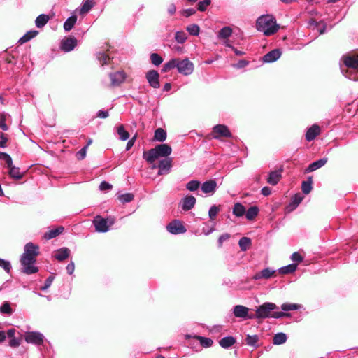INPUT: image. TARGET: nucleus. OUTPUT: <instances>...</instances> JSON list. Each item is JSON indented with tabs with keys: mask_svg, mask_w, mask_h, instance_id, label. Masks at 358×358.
I'll use <instances>...</instances> for the list:
<instances>
[{
	"mask_svg": "<svg viewBox=\"0 0 358 358\" xmlns=\"http://www.w3.org/2000/svg\"><path fill=\"white\" fill-rule=\"evenodd\" d=\"M8 141V138L4 134H1L0 135V148H6V144Z\"/></svg>",
	"mask_w": 358,
	"mask_h": 358,
	"instance_id": "64",
	"label": "nucleus"
},
{
	"mask_svg": "<svg viewBox=\"0 0 358 358\" xmlns=\"http://www.w3.org/2000/svg\"><path fill=\"white\" fill-rule=\"evenodd\" d=\"M275 273V271L271 269L270 268H266L262 270L260 272L255 273L253 278L255 280H260V279H268L273 276V275Z\"/></svg>",
	"mask_w": 358,
	"mask_h": 358,
	"instance_id": "21",
	"label": "nucleus"
},
{
	"mask_svg": "<svg viewBox=\"0 0 358 358\" xmlns=\"http://www.w3.org/2000/svg\"><path fill=\"white\" fill-rule=\"evenodd\" d=\"M320 133V127L317 124H313L306 131V139L311 141L315 138Z\"/></svg>",
	"mask_w": 358,
	"mask_h": 358,
	"instance_id": "22",
	"label": "nucleus"
},
{
	"mask_svg": "<svg viewBox=\"0 0 358 358\" xmlns=\"http://www.w3.org/2000/svg\"><path fill=\"white\" fill-rule=\"evenodd\" d=\"M248 308L242 305H236L233 308V313L236 317L245 319L248 316Z\"/></svg>",
	"mask_w": 358,
	"mask_h": 358,
	"instance_id": "23",
	"label": "nucleus"
},
{
	"mask_svg": "<svg viewBox=\"0 0 358 358\" xmlns=\"http://www.w3.org/2000/svg\"><path fill=\"white\" fill-rule=\"evenodd\" d=\"M48 20H49L48 15H45V14H41V15H38L35 20L36 26L38 28H41L46 24V23L48 22Z\"/></svg>",
	"mask_w": 358,
	"mask_h": 358,
	"instance_id": "33",
	"label": "nucleus"
},
{
	"mask_svg": "<svg viewBox=\"0 0 358 358\" xmlns=\"http://www.w3.org/2000/svg\"><path fill=\"white\" fill-rule=\"evenodd\" d=\"M232 34V29L229 27H224L218 33V38H228Z\"/></svg>",
	"mask_w": 358,
	"mask_h": 358,
	"instance_id": "41",
	"label": "nucleus"
},
{
	"mask_svg": "<svg viewBox=\"0 0 358 358\" xmlns=\"http://www.w3.org/2000/svg\"><path fill=\"white\" fill-rule=\"evenodd\" d=\"M63 231H64V227H59L56 229H51L49 231L45 233L43 235V238L46 240L52 239V238L57 236L60 234H62L63 232Z\"/></svg>",
	"mask_w": 358,
	"mask_h": 358,
	"instance_id": "27",
	"label": "nucleus"
},
{
	"mask_svg": "<svg viewBox=\"0 0 358 358\" xmlns=\"http://www.w3.org/2000/svg\"><path fill=\"white\" fill-rule=\"evenodd\" d=\"M117 133L120 136V139L121 141H126L129 138V133L125 130L123 125H120L117 128Z\"/></svg>",
	"mask_w": 358,
	"mask_h": 358,
	"instance_id": "42",
	"label": "nucleus"
},
{
	"mask_svg": "<svg viewBox=\"0 0 358 358\" xmlns=\"http://www.w3.org/2000/svg\"><path fill=\"white\" fill-rule=\"evenodd\" d=\"M213 134L214 138L220 137H231V134L226 125L217 124L213 128Z\"/></svg>",
	"mask_w": 358,
	"mask_h": 358,
	"instance_id": "10",
	"label": "nucleus"
},
{
	"mask_svg": "<svg viewBox=\"0 0 358 358\" xmlns=\"http://www.w3.org/2000/svg\"><path fill=\"white\" fill-rule=\"evenodd\" d=\"M114 222L115 220L112 217L105 219L101 216H96L94 217L93 223L96 231L104 233L109 230L110 227L114 224Z\"/></svg>",
	"mask_w": 358,
	"mask_h": 358,
	"instance_id": "7",
	"label": "nucleus"
},
{
	"mask_svg": "<svg viewBox=\"0 0 358 358\" xmlns=\"http://www.w3.org/2000/svg\"><path fill=\"white\" fill-rule=\"evenodd\" d=\"M342 61V73L350 80L358 81V55L343 56Z\"/></svg>",
	"mask_w": 358,
	"mask_h": 358,
	"instance_id": "3",
	"label": "nucleus"
},
{
	"mask_svg": "<svg viewBox=\"0 0 358 358\" xmlns=\"http://www.w3.org/2000/svg\"><path fill=\"white\" fill-rule=\"evenodd\" d=\"M196 204V199L192 195L185 196L180 202L182 209L185 211H188L192 209Z\"/></svg>",
	"mask_w": 358,
	"mask_h": 358,
	"instance_id": "13",
	"label": "nucleus"
},
{
	"mask_svg": "<svg viewBox=\"0 0 358 358\" xmlns=\"http://www.w3.org/2000/svg\"><path fill=\"white\" fill-rule=\"evenodd\" d=\"M172 159L170 157L164 159L159 162V175L168 173L171 168Z\"/></svg>",
	"mask_w": 358,
	"mask_h": 358,
	"instance_id": "17",
	"label": "nucleus"
},
{
	"mask_svg": "<svg viewBox=\"0 0 358 358\" xmlns=\"http://www.w3.org/2000/svg\"><path fill=\"white\" fill-rule=\"evenodd\" d=\"M256 28L259 31L263 32L265 36H268L275 34L280 26L273 15L267 14L257 18Z\"/></svg>",
	"mask_w": 358,
	"mask_h": 358,
	"instance_id": "4",
	"label": "nucleus"
},
{
	"mask_svg": "<svg viewBox=\"0 0 358 358\" xmlns=\"http://www.w3.org/2000/svg\"><path fill=\"white\" fill-rule=\"evenodd\" d=\"M238 245L242 251H246L251 245V240L248 237H243L239 240Z\"/></svg>",
	"mask_w": 358,
	"mask_h": 358,
	"instance_id": "40",
	"label": "nucleus"
},
{
	"mask_svg": "<svg viewBox=\"0 0 358 358\" xmlns=\"http://www.w3.org/2000/svg\"><path fill=\"white\" fill-rule=\"evenodd\" d=\"M175 39L179 43H183L187 39V34L184 31H177Z\"/></svg>",
	"mask_w": 358,
	"mask_h": 358,
	"instance_id": "52",
	"label": "nucleus"
},
{
	"mask_svg": "<svg viewBox=\"0 0 358 358\" xmlns=\"http://www.w3.org/2000/svg\"><path fill=\"white\" fill-rule=\"evenodd\" d=\"M10 115L6 113H2L0 114V128L3 131H7L8 129V126L6 124V118Z\"/></svg>",
	"mask_w": 358,
	"mask_h": 358,
	"instance_id": "48",
	"label": "nucleus"
},
{
	"mask_svg": "<svg viewBox=\"0 0 358 358\" xmlns=\"http://www.w3.org/2000/svg\"><path fill=\"white\" fill-rule=\"evenodd\" d=\"M20 338L16 337L10 338L9 341V345L12 348H16L20 345Z\"/></svg>",
	"mask_w": 358,
	"mask_h": 358,
	"instance_id": "58",
	"label": "nucleus"
},
{
	"mask_svg": "<svg viewBox=\"0 0 358 358\" xmlns=\"http://www.w3.org/2000/svg\"><path fill=\"white\" fill-rule=\"evenodd\" d=\"M297 268V265L295 264H290L287 266H282L279 269V273L281 274H289L294 273Z\"/></svg>",
	"mask_w": 358,
	"mask_h": 358,
	"instance_id": "35",
	"label": "nucleus"
},
{
	"mask_svg": "<svg viewBox=\"0 0 358 358\" xmlns=\"http://www.w3.org/2000/svg\"><path fill=\"white\" fill-rule=\"evenodd\" d=\"M77 21V17L76 15H72L66 19V20L64 23V29L66 31H69L72 29L74 24Z\"/></svg>",
	"mask_w": 358,
	"mask_h": 358,
	"instance_id": "31",
	"label": "nucleus"
},
{
	"mask_svg": "<svg viewBox=\"0 0 358 358\" xmlns=\"http://www.w3.org/2000/svg\"><path fill=\"white\" fill-rule=\"evenodd\" d=\"M259 213V208L257 206H252L245 210V217L248 220H253Z\"/></svg>",
	"mask_w": 358,
	"mask_h": 358,
	"instance_id": "36",
	"label": "nucleus"
},
{
	"mask_svg": "<svg viewBox=\"0 0 358 358\" xmlns=\"http://www.w3.org/2000/svg\"><path fill=\"white\" fill-rule=\"evenodd\" d=\"M87 149V145H85L77 152L76 156L78 159H83L85 157Z\"/></svg>",
	"mask_w": 358,
	"mask_h": 358,
	"instance_id": "59",
	"label": "nucleus"
},
{
	"mask_svg": "<svg viewBox=\"0 0 358 358\" xmlns=\"http://www.w3.org/2000/svg\"><path fill=\"white\" fill-rule=\"evenodd\" d=\"M218 212H219L218 207H217L215 205L211 206L208 211V215H209L210 219L211 220H213L216 217Z\"/></svg>",
	"mask_w": 358,
	"mask_h": 358,
	"instance_id": "54",
	"label": "nucleus"
},
{
	"mask_svg": "<svg viewBox=\"0 0 358 358\" xmlns=\"http://www.w3.org/2000/svg\"><path fill=\"white\" fill-rule=\"evenodd\" d=\"M109 77L110 79V85L112 87H116L119 86L124 81L126 74L124 71H121L110 73Z\"/></svg>",
	"mask_w": 358,
	"mask_h": 358,
	"instance_id": "11",
	"label": "nucleus"
},
{
	"mask_svg": "<svg viewBox=\"0 0 358 358\" xmlns=\"http://www.w3.org/2000/svg\"><path fill=\"white\" fill-rule=\"evenodd\" d=\"M200 187V182L196 180H190L186 185V188L189 191L194 192Z\"/></svg>",
	"mask_w": 358,
	"mask_h": 358,
	"instance_id": "45",
	"label": "nucleus"
},
{
	"mask_svg": "<svg viewBox=\"0 0 358 358\" xmlns=\"http://www.w3.org/2000/svg\"><path fill=\"white\" fill-rule=\"evenodd\" d=\"M282 178V170H275L269 173L267 182L271 185H276Z\"/></svg>",
	"mask_w": 358,
	"mask_h": 358,
	"instance_id": "20",
	"label": "nucleus"
},
{
	"mask_svg": "<svg viewBox=\"0 0 358 358\" xmlns=\"http://www.w3.org/2000/svg\"><path fill=\"white\" fill-rule=\"evenodd\" d=\"M312 183H313V180H312V178L311 177H309L308 178V180L306 181H303L301 184V189H302V192L305 194H308L310 192L311 189H312Z\"/></svg>",
	"mask_w": 358,
	"mask_h": 358,
	"instance_id": "39",
	"label": "nucleus"
},
{
	"mask_svg": "<svg viewBox=\"0 0 358 358\" xmlns=\"http://www.w3.org/2000/svg\"><path fill=\"white\" fill-rule=\"evenodd\" d=\"M175 68L177 69L179 73L183 76H189L194 71V65L188 58L182 59L173 58L164 64L162 71L168 72Z\"/></svg>",
	"mask_w": 358,
	"mask_h": 358,
	"instance_id": "2",
	"label": "nucleus"
},
{
	"mask_svg": "<svg viewBox=\"0 0 358 358\" xmlns=\"http://www.w3.org/2000/svg\"><path fill=\"white\" fill-rule=\"evenodd\" d=\"M150 59L152 63L155 66L160 65L163 62L162 57L157 53H152L150 55Z\"/></svg>",
	"mask_w": 358,
	"mask_h": 358,
	"instance_id": "49",
	"label": "nucleus"
},
{
	"mask_svg": "<svg viewBox=\"0 0 358 358\" xmlns=\"http://www.w3.org/2000/svg\"><path fill=\"white\" fill-rule=\"evenodd\" d=\"M134 196L131 193H125L118 196V199L122 203H129L134 200Z\"/></svg>",
	"mask_w": 358,
	"mask_h": 358,
	"instance_id": "44",
	"label": "nucleus"
},
{
	"mask_svg": "<svg viewBox=\"0 0 358 358\" xmlns=\"http://www.w3.org/2000/svg\"><path fill=\"white\" fill-rule=\"evenodd\" d=\"M24 252L21 255L20 263L22 272L26 274H33L38 271V268L34 266L36 257L39 254V248L31 242L24 245Z\"/></svg>",
	"mask_w": 358,
	"mask_h": 358,
	"instance_id": "1",
	"label": "nucleus"
},
{
	"mask_svg": "<svg viewBox=\"0 0 358 358\" xmlns=\"http://www.w3.org/2000/svg\"><path fill=\"white\" fill-rule=\"evenodd\" d=\"M210 3V0H203L198 3V10L199 11L206 10L207 6Z\"/></svg>",
	"mask_w": 358,
	"mask_h": 358,
	"instance_id": "56",
	"label": "nucleus"
},
{
	"mask_svg": "<svg viewBox=\"0 0 358 358\" xmlns=\"http://www.w3.org/2000/svg\"><path fill=\"white\" fill-rule=\"evenodd\" d=\"M112 185L108 183V182L103 181L101 182L99 185V189L101 191H108L112 189Z\"/></svg>",
	"mask_w": 358,
	"mask_h": 358,
	"instance_id": "60",
	"label": "nucleus"
},
{
	"mask_svg": "<svg viewBox=\"0 0 358 358\" xmlns=\"http://www.w3.org/2000/svg\"><path fill=\"white\" fill-rule=\"evenodd\" d=\"M0 313L1 314H6L10 315L13 313V310L8 301H4L0 306Z\"/></svg>",
	"mask_w": 358,
	"mask_h": 358,
	"instance_id": "43",
	"label": "nucleus"
},
{
	"mask_svg": "<svg viewBox=\"0 0 358 358\" xmlns=\"http://www.w3.org/2000/svg\"><path fill=\"white\" fill-rule=\"evenodd\" d=\"M38 34V31H35V30L29 31L27 32L23 36H22L19 39L18 43H20V44H23L24 43H27L29 41H30L31 38H33L35 36H36V35Z\"/></svg>",
	"mask_w": 358,
	"mask_h": 358,
	"instance_id": "30",
	"label": "nucleus"
},
{
	"mask_svg": "<svg viewBox=\"0 0 358 358\" xmlns=\"http://www.w3.org/2000/svg\"><path fill=\"white\" fill-rule=\"evenodd\" d=\"M259 340V337L257 335H248L245 339L246 343L248 345L256 347L257 346V341Z\"/></svg>",
	"mask_w": 358,
	"mask_h": 358,
	"instance_id": "46",
	"label": "nucleus"
},
{
	"mask_svg": "<svg viewBox=\"0 0 358 358\" xmlns=\"http://www.w3.org/2000/svg\"><path fill=\"white\" fill-rule=\"evenodd\" d=\"M8 168V174L10 178L15 180H20L23 177V174L20 172V168L15 166L11 162V166H7Z\"/></svg>",
	"mask_w": 358,
	"mask_h": 358,
	"instance_id": "24",
	"label": "nucleus"
},
{
	"mask_svg": "<svg viewBox=\"0 0 358 358\" xmlns=\"http://www.w3.org/2000/svg\"><path fill=\"white\" fill-rule=\"evenodd\" d=\"M187 31L192 36H198L199 34V27L197 24H190L187 27Z\"/></svg>",
	"mask_w": 358,
	"mask_h": 358,
	"instance_id": "50",
	"label": "nucleus"
},
{
	"mask_svg": "<svg viewBox=\"0 0 358 358\" xmlns=\"http://www.w3.org/2000/svg\"><path fill=\"white\" fill-rule=\"evenodd\" d=\"M76 45L77 40L76 38L68 37L61 42L60 48L63 51L68 52L73 50Z\"/></svg>",
	"mask_w": 358,
	"mask_h": 358,
	"instance_id": "14",
	"label": "nucleus"
},
{
	"mask_svg": "<svg viewBox=\"0 0 358 358\" xmlns=\"http://www.w3.org/2000/svg\"><path fill=\"white\" fill-rule=\"evenodd\" d=\"M96 57L101 66L110 64L113 59V57L110 55V52H109L99 51L96 53Z\"/></svg>",
	"mask_w": 358,
	"mask_h": 358,
	"instance_id": "15",
	"label": "nucleus"
},
{
	"mask_svg": "<svg viewBox=\"0 0 358 358\" xmlns=\"http://www.w3.org/2000/svg\"><path fill=\"white\" fill-rule=\"evenodd\" d=\"M0 267H2L8 273L11 268L10 263L0 258Z\"/></svg>",
	"mask_w": 358,
	"mask_h": 358,
	"instance_id": "55",
	"label": "nucleus"
},
{
	"mask_svg": "<svg viewBox=\"0 0 358 358\" xmlns=\"http://www.w3.org/2000/svg\"><path fill=\"white\" fill-rule=\"evenodd\" d=\"M308 27L315 31L317 30L320 34H322L325 32L326 25L322 22H318L316 20L311 19L308 22Z\"/></svg>",
	"mask_w": 358,
	"mask_h": 358,
	"instance_id": "19",
	"label": "nucleus"
},
{
	"mask_svg": "<svg viewBox=\"0 0 358 358\" xmlns=\"http://www.w3.org/2000/svg\"><path fill=\"white\" fill-rule=\"evenodd\" d=\"M236 342L235 338L233 336H226L222 338L219 343L220 346L223 348H228L232 346Z\"/></svg>",
	"mask_w": 358,
	"mask_h": 358,
	"instance_id": "28",
	"label": "nucleus"
},
{
	"mask_svg": "<svg viewBox=\"0 0 358 358\" xmlns=\"http://www.w3.org/2000/svg\"><path fill=\"white\" fill-rule=\"evenodd\" d=\"M53 280H54V278L52 276L48 277L45 280L44 285L41 287V289L42 291H45V290L48 289L52 285Z\"/></svg>",
	"mask_w": 358,
	"mask_h": 358,
	"instance_id": "57",
	"label": "nucleus"
},
{
	"mask_svg": "<svg viewBox=\"0 0 358 358\" xmlns=\"http://www.w3.org/2000/svg\"><path fill=\"white\" fill-rule=\"evenodd\" d=\"M0 159L4 160L7 166H11V162L13 161V159L8 154L0 152Z\"/></svg>",
	"mask_w": 358,
	"mask_h": 358,
	"instance_id": "53",
	"label": "nucleus"
},
{
	"mask_svg": "<svg viewBox=\"0 0 358 358\" xmlns=\"http://www.w3.org/2000/svg\"><path fill=\"white\" fill-rule=\"evenodd\" d=\"M230 238V235L229 234H223L218 238V245L219 247H222L223 242L227 241Z\"/></svg>",
	"mask_w": 358,
	"mask_h": 358,
	"instance_id": "61",
	"label": "nucleus"
},
{
	"mask_svg": "<svg viewBox=\"0 0 358 358\" xmlns=\"http://www.w3.org/2000/svg\"><path fill=\"white\" fill-rule=\"evenodd\" d=\"M233 214L236 217H241L245 214V207L240 203L234 204L233 208Z\"/></svg>",
	"mask_w": 358,
	"mask_h": 358,
	"instance_id": "34",
	"label": "nucleus"
},
{
	"mask_svg": "<svg viewBox=\"0 0 358 358\" xmlns=\"http://www.w3.org/2000/svg\"><path fill=\"white\" fill-rule=\"evenodd\" d=\"M287 341V336L284 333L276 334L273 338V343L275 345H281Z\"/></svg>",
	"mask_w": 358,
	"mask_h": 358,
	"instance_id": "37",
	"label": "nucleus"
},
{
	"mask_svg": "<svg viewBox=\"0 0 358 358\" xmlns=\"http://www.w3.org/2000/svg\"><path fill=\"white\" fill-rule=\"evenodd\" d=\"M300 308V305L296 303H283L281 306V309L283 311L296 310Z\"/></svg>",
	"mask_w": 358,
	"mask_h": 358,
	"instance_id": "47",
	"label": "nucleus"
},
{
	"mask_svg": "<svg viewBox=\"0 0 358 358\" xmlns=\"http://www.w3.org/2000/svg\"><path fill=\"white\" fill-rule=\"evenodd\" d=\"M159 74L155 70H150L146 73V78L150 85L153 88H159Z\"/></svg>",
	"mask_w": 358,
	"mask_h": 358,
	"instance_id": "12",
	"label": "nucleus"
},
{
	"mask_svg": "<svg viewBox=\"0 0 358 358\" xmlns=\"http://www.w3.org/2000/svg\"><path fill=\"white\" fill-rule=\"evenodd\" d=\"M44 336L38 331H29L24 335V340L27 343L40 345L43 343Z\"/></svg>",
	"mask_w": 358,
	"mask_h": 358,
	"instance_id": "8",
	"label": "nucleus"
},
{
	"mask_svg": "<svg viewBox=\"0 0 358 358\" xmlns=\"http://www.w3.org/2000/svg\"><path fill=\"white\" fill-rule=\"evenodd\" d=\"M201 191L203 193L212 195L216 191L217 183L213 180H209L204 182L201 185Z\"/></svg>",
	"mask_w": 358,
	"mask_h": 358,
	"instance_id": "16",
	"label": "nucleus"
},
{
	"mask_svg": "<svg viewBox=\"0 0 358 358\" xmlns=\"http://www.w3.org/2000/svg\"><path fill=\"white\" fill-rule=\"evenodd\" d=\"M303 199V196H301L300 194H295L292 197L289 207L291 208V210L295 209L299 205V203H301Z\"/></svg>",
	"mask_w": 358,
	"mask_h": 358,
	"instance_id": "38",
	"label": "nucleus"
},
{
	"mask_svg": "<svg viewBox=\"0 0 358 358\" xmlns=\"http://www.w3.org/2000/svg\"><path fill=\"white\" fill-rule=\"evenodd\" d=\"M95 5L94 0H86L82 4L80 10V14H85L88 13Z\"/></svg>",
	"mask_w": 358,
	"mask_h": 358,
	"instance_id": "29",
	"label": "nucleus"
},
{
	"mask_svg": "<svg viewBox=\"0 0 358 358\" xmlns=\"http://www.w3.org/2000/svg\"><path fill=\"white\" fill-rule=\"evenodd\" d=\"M327 162V158L324 157V158L320 159L311 163L308 166L307 171L309 172L314 171L322 167L324 165H325V164Z\"/></svg>",
	"mask_w": 358,
	"mask_h": 358,
	"instance_id": "26",
	"label": "nucleus"
},
{
	"mask_svg": "<svg viewBox=\"0 0 358 358\" xmlns=\"http://www.w3.org/2000/svg\"><path fill=\"white\" fill-rule=\"evenodd\" d=\"M197 338L199 339L201 345L203 347L208 348V347L211 346L213 344V341L209 338L198 336Z\"/></svg>",
	"mask_w": 358,
	"mask_h": 358,
	"instance_id": "51",
	"label": "nucleus"
},
{
	"mask_svg": "<svg viewBox=\"0 0 358 358\" xmlns=\"http://www.w3.org/2000/svg\"><path fill=\"white\" fill-rule=\"evenodd\" d=\"M171 147L168 144L163 143L156 145L154 148L149 150L148 152H144L143 157L148 163H152L159 157H168L171 155Z\"/></svg>",
	"mask_w": 358,
	"mask_h": 358,
	"instance_id": "5",
	"label": "nucleus"
},
{
	"mask_svg": "<svg viewBox=\"0 0 358 358\" xmlns=\"http://www.w3.org/2000/svg\"><path fill=\"white\" fill-rule=\"evenodd\" d=\"M291 259L293 262H301L303 258L299 252H295L292 255Z\"/></svg>",
	"mask_w": 358,
	"mask_h": 358,
	"instance_id": "62",
	"label": "nucleus"
},
{
	"mask_svg": "<svg viewBox=\"0 0 358 358\" xmlns=\"http://www.w3.org/2000/svg\"><path fill=\"white\" fill-rule=\"evenodd\" d=\"M167 231L172 234H180L186 232V229L179 220H175L166 226Z\"/></svg>",
	"mask_w": 358,
	"mask_h": 358,
	"instance_id": "9",
	"label": "nucleus"
},
{
	"mask_svg": "<svg viewBox=\"0 0 358 358\" xmlns=\"http://www.w3.org/2000/svg\"><path fill=\"white\" fill-rule=\"evenodd\" d=\"M166 138V132L162 128H158L155 131L154 139L159 142H163Z\"/></svg>",
	"mask_w": 358,
	"mask_h": 358,
	"instance_id": "32",
	"label": "nucleus"
},
{
	"mask_svg": "<svg viewBox=\"0 0 358 358\" xmlns=\"http://www.w3.org/2000/svg\"><path fill=\"white\" fill-rule=\"evenodd\" d=\"M281 56V52L278 49L273 50L266 53L263 57V62L265 63H271L278 60Z\"/></svg>",
	"mask_w": 358,
	"mask_h": 358,
	"instance_id": "18",
	"label": "nucleus"
},
{
	"mask_svg": "<svg viewBox=\"0 0 358 358\" xmlns=\"http://www.w3.org/2000/svg\"><path fill=\"white\" fill-rule=\"evenodd\" d=\"M70 255V250L67 248H62L56 251L55 254V258L59 261H64L67 259Z\"/></svg>",
	"mask_w": 358,
	"mask_h": 358,
	"instance_id": "25",
	"label": "nucleus"
},
{
	"mask_svg": "<svg viewBox=\"0 0 358 358\" xmlns=\"http://www.w3.org/2000/svg\"><path fill=\"white\" fill-rule=\"evenodd\" d=\"M248 64V62L244 59L239 60L238 63L233 64V66L237 69H242Z\"/></svg>",
	"mask_w": 358,
	"mask_h": 358,
	"instance_id": "63",
	"label": "nucleus"
},
{
	"mask_svg": "<svg viewBox=\"0 0 358 358\" xmlns=\"http://www.w3.org/2000/svg\"><path fill=\"white\" fill-rule=\"evenodd\" d=\"M278 309V306L271 302H266L257 308L258 319H265L268 317L281 318L286 313L280 311H274Z\"/></svg>",
	"mask_w": 358,
	"mask_h": 358,
	"instance_id": "6",
	"label": "nucleus"
}]
</instances>
